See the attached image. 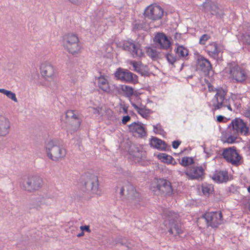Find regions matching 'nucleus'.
Instances as JSON below:
<instances>
[{
	"mask_svg": "<svg viewBox=\"0 0 250 250\" xmlns=\"http://www.w3.org/2000/svg\"><path fill=\"white\" fill-rule=\"evenodd\" d=\"M222 156L228 163L234 166L238 165L242 158L237 152L236 148L235 146L224 148Z\"/></svg>",
	"mask_w": 250,
	"mask_h": 250,
	"instance_id": "obj_12",
	"label": "nucleus"
},
{
	"mask_svg": "<svg viewBox=\"0 0 250 250\" xmlns=\"http://www.w3.org/2000/svg\"><path fill=\"white\" fill-rule=\"evenodd\" d=\"M127 191V200L129 206L132 208H139L142 198L135 188L129 182L125 186Z\"/></svg>",
	"mask_w": 250,
	"mask_h": 250,
	"instance_id": "obj_7",
	"label": "nucleus"
},
{
	"mask_svg": "<svg viewBox=\"0 0 250 250\" xmlns=\"http://www.w3.org/2000/svg\"><path fill=\"white\" fill-rule=\"evenodd\" d=\"M243 115L247 118L250 122V106L245 107L243 111Z\"/></svg>",
	"mask_w": 250,
	"mask_h": 250,
	"instance_id": "obj_48",
	"label": "nucleus"
},
{
	"mask_svg": "<svg viewBox=\"0 0 250 250\" xmlns=\"http://www.w3.org/2000/svg\"><path fill=\"white\" fill-rule=\"evenodd\" d=\"M0 92L5 95L8 98L12 100L14 102H17L16 94L11 91L7 90L3 88H0Z\"/></svg>",
	"mask_w": 250,
	"mask_h": 250,
	"instance_id": "obj_41",
	"label": "nucleus"
},
{
	"mask_svg": "<svg viewBox=\"0 0 250 250\" xmlns=\"http://www.w3.org/2000/svg\"><path fill=\"white\" fill-rule=\"evenodd\" d=\"M185 173L189 180L202 181L205 177V170L202 166H190L187 168Z\"/></svg>",
	"mask_w": 250,
	"mask_h": 250,
	"instance_id": "obj_11",
	"label": "nucleus"
},
{
	"mask_svg": "<svg viewBox=\"0 0 250 250\" xmlns=\"http://www.w3.org/2000/svg\"><path fill=\"white\" fill-rule=\"evenodd\" d=\"M124 112L125 114H127L128 107L125 105H124L122 107Z\"/></svg>",
	"mask_w": 250,
	"mask_h": 250,
	"instance_id": "obj_56",
	"label": "nucleus"
},
{
	"mask_svg": "<svg viewBox=\"0 0 250 250\" xmlns=\"http://www.w3.org/2000/svg\"><path fill=\"white\" fill-rule=\"evenodd\" d=\"M227 94V91L223 88L217 90V93L211 100L212 111H216L223 107L231 105L232 98H226Z\"/></svg>",
	"mask_w": 250,
	"mask_h": 250,
	"instance_id": "obj_4",
	"label": "nucleus"
},
{
	"mask_svg": "<svg viewBox=\"0 0 250 250\" xmlns=\"http://www.w3.org/2000/svg\"><path fill=\"white\" fill-rule=\"evenodd\" d=\"M168 184V181L164 179H159L157 180L156 185L153 187V191L157 195L163 188H165L166 185Z\"/></svg>",
	"mask_w": 250,
	"mask_h": 250,
	"instance_id": "obj_33",
	"label": "nucleus"
},
{
	"mask_svg": "<svg viewBox=\"0 0 250 250\" xmlns=\"http://www.w3.org/2000/svg\"><path fill=\"white\" fill-rule=\"evenodd\" d=\"M167 214L169 220V226L174 229L176 230V234L175 236L182 234L184 231L181 225L178 220L179 217L178 213L174 211L169 210L167 212Z\"/></svg>",
	"mask_w": 250,
	"mask_h": 250,
	"instance_id": "obj_17",
	"label": "nucleus"
},
{
	"mask_svg": "<svg viewBox=\"0 0 250 250\" xmlns=\"http://www.w3.org/2000/svg\"><path fill=\"white\" fill-rule=\"evenodd\" d=\"M131 64L133 67L134 71H136L142 76L147 77L149 76L148 66L142 64L141 62L133 61Z\"/></svg>",
	"mask_w": 250,
	"mask_h": 250,
	"instance_id": "obj_22",
	"label": "nucleus"
},
{
	"mask_svg": "<svg viewBox=\"0 0 250 250\" xmlns=\"http://www.w3.org/2000/svg\"><path fill=\"white\" fill-rule=\"evenodd\" d=\"M142 124L139 122H134L128 125L129 132L138 135V137L143 138L146 135L145 128L142 125Z\"/></svg>",
	"mask_w": 250,
	"mask_h": 250,
	"instance_id": "obj_19",
	"label": "nucleus"
},
{
	"mask_svg": "<svg viewBox=\"0 0 250 250\" xmlns=\"http://www.w3.org/2000/svg\"><path fill=\"white\" fill-rule=\"evenodd\" d=\"M239 135L230 130V128L227 129L226 131V140L225 142L228 144H233L236 142V140L237 139Z\"/></svg>",
	"mask_w": 250,
	"mask_h": 250,
	"instance_id": "obj_31",
	"label": "nucleus"
},
{
	"mask_svg": "<svg viewBox=\"0 0 250 250\" xmlns=\"http://www.w3.org/2000/svg\"><path fill=\"white\" fill-rule=\"evenodd\" d=\"M166 58L168 62L172 65L174 64V63L177 61L176 57L171 53H167L166 54Z\"/></svg>",
	"mask_w": 250,
	"mask_h": 250,
	"instance_id": "obj_45",
	"label": "nucleus"
},
{
	"mask_svg": "<svg viewBox=\"0 0 250 250\" xmlns=\"http://www.w3.org/2000/svg\"><path fill=\"white\" fill-rule=\"evenodd\" d=\"M82 0H68V1L74 4H78Z\"/></svg>",
	"mask_w": 250,
	"mask_h": 250,
	"instance_id": "obj_54",
	"label": "nucleus"
},
{
	"mask_svg": "<svg viewBox=\"0 0 250 250\" xmlns=\"http://www.w3.org/2000/svg\"><path fill=\"white\" fill-rule=\"evenodd\" d=\"M50 200H52L51 198L43 196H40L39 197L36 198L34 199V202L35 203L34 205L33 208H37V209H39V207L45 205H49L51 204Z\"/></svg>",
	"mask_w": 250,
	"mask_h": 250,
	"instance_id": "obj_30",
	"label": "nucleus"
},
{
	"mask_svg": "<svg viewBox=\"0 0 250 250\" xmlns=\"http://www.w3.org/2000/svg\"><path fill=\"white\" fill-rule=\"evenodd\" d=\"M212 179L217 183L227 182L229 180L228 173L227 171H216L212 175Z\"/></svg>",
	"mask_w": 250,
	"mask_h": 250,
	"instance_id": "obj_28",
	"label": "nucleus"
},
{
	"mask_svg": "<svg viewBox=\"0 0 250 250\" xmlns=\"http://www.w3.org/2000/svg\"><path fill=\"white\" fill-rule=\"evenodd\" d=\"M41 74L45 79L55 76L54 69L49 62H42L40 66Z\"/></svg>",
	"mask_w": 250,
	"mask_h": 250,
	"instance_id": "obj_20",
	"label": "nucleus"
},
{
	"mask_svg": "<svg viewBox=\"0 0 250 250\" xmlns=\"http://www.w3.org/2000/svg\"><path fill=\"white\" fill-rule=\"evenodd\" d=\"M63 43L64 47L69 53L75 55L80 52L81 46L76 34L68 33L64 35L63 37Z\"/></svg>",
	"mask_w": 250,
	"mask_h": 250,
	"instance_id": "obj_2",
	"label": "nucleus"
},
{
	"mask_svg": "<svg viewBox=\"0 0 250 250\" xmlns=\"http://www.w3.org/2000/svg\"><path fill=\"white\" fill-rule=\"evenodd\" d=\"M134 156L136 158L135 160L139 162L140 160L145 158V152L138 150L135 154H134Z\"/></svg>",
	"mask_w": 250,
	"mask_h": 250,
	"instance_id": "obj_46",
	"label": "nucleus"
},
{
	"mask_svg": "<svg viewBox=\"0 0 250 250\" xmlns=\"http://www.w3.org/2000/svg\"><path fill=\"white\" fill-rule=\"evenodd\" d=\"M139 36H140V38H141L143 41L144 40L145 37V35H140Z\"/></svg>",
	"mask_w": 250,
	"mask_h": 250,
	"instance_id": "obj_62",
	"label": "nucleus"
},
{
	"mask_svg": "<svg viewBox=\"0 0 250 250\" xmlns=\"http://www.w3.org/2000/svg\"><path fill=\"white\" fill-rule=\"evenodd\" d=\"M80 229L82 231L85 230L87 232L90 231L89 227L88 226L85 225L84 226H81Z\"/></svg>",
	"mask_w": 250,
	"mask_h": 250,
	"instance_id": "obj_53",
	"label": "nucleus"
},
{
	"mask_svg": "<svg viewBox=\"0 0 250 250\" xmlns=\"http://www.w3.org/2000/svg\"><path fill=\"white\" fill-rule=\"evenodd\" d=\"M123 49L128 51L134 58H140L144 56L141 44H135L132 40L125 41L123 44Z\"/></svg>",
	"mask_w": 250,
	"mask_h": 250,
	"instance_id": "obj_15",
	"label": "nucleus"
},
{
	"mask_svg": "<svg viewBox=\"0 0 250 250\" xmlns=\"http://www.w3.org/2000/svg\"><path fill=\"white\" fill-rule=\"evenodd\" d=\"M94 111L93 112L95 114H99V109L98 108H94Z\"/></svg>",
	"mask_w": 250,
	"mask_h": 250,
	"instance_id": "obj_59",
	"label": "nucleus"
},
{
	"mask_svg": "<svg viewBox=\"0 0 250 250\" xmlns=\"http://www.w3.org/2000/svg\"><path fill=\"white\" fill-rule=\"evenodd\" d=\"M82 189L84 191H92L93 193L97 191L99 183L98 176L94 174L86 173L81 177Z\"/></svg>",
	"mask_w": 250,
	"mask_h": 250,
	"instance_id": "obj_3",
	"label": "nucleus"
},
{
	"mask_svg": "<svg viewBox=\"0 0 250 250\" xmlns=\"http://www.w3.org/2000/svg\"><path fill=\"white\" fill-rule=\"evenodd\" d=\"M175 49L176 55L180 59H185L188 55V50L182 45H179Z\"/></svg>",
	"mask_w": 250,
	"mask_h": 250,
	"instance_id": "obj_32",
	"label": "nucleus"
},
{
	"mask_svg": "<svg viewBox=\"0 0 250 250\" xmlns=\"http://www.w3.org/2000/svg\"><path fill=\"white\" fill-rule=\"evenodd\" d=\"M210 38V36L208 34L203 35L200 38L199 43L201 45H205L206 42Z\"/></svg>",
	"mask_w": 250,
	"mask_h": 250,
	"instance_id": "obj_47",
	"label": "nucleus"
},
{
	"mask_svg": "<svg viewBox=\"0 0 250 250\" xmlns=\"http://www.w3.org/2000/svg\"><path fill=\"white\" fill-rule=\"evenodd\" d=\"M117 80L128 83H136L138 82V76L128 70L121 67L116 69L114 73Z\"/></svg>",
	"mask_w": 250,
	"mask_h": 250,
	"instance_id": "obj_13",
	"label": "nucleus"
},
{
	"mask_svg": "<svg viewBox=\"0 0 250 250\" xmlns=\"http://www.w3.org/2000/svg\"><path fill=\"white\" fill-rule=\"evenodd\" d=\"M178 161L182 166L187 167V168L195 164L194 158L192 157L185 156L182 157L181 160L178 159Z\"/></svg>",
	"mask_w": 250,
	"mask_h": 250,
	"instance_id": "obj_34",
	"label": "nucleus"
},
{
	"mask_svg": "<svg viewBox=\"0 0 250 250\" xmlns=\"http://www.w3.org/2000/svg\"><path fill=\"white\" fill-rule=\"evenodd\" d=\"M164 33H158L153 38V41L156 43L158 44L160 46L162 45V42L164 36Z\"/></svg>",
	"mask_w": 250,
	"mask_h": 250,
	"instance_id": "obj_44",
	"label": "nucleus"
},
{
	"mask_svg": "<svg viewBox=\"0 0 250 250\" xmlns=\"http://www.w3.org/2000/svg\"><path fill=\"white\" fill-rule=\"evenodd\" d=\"M224 118H225L224 116H223L222 115H218L217 117V121L219 122H221L223 121Z\"/></svg>",
	"mask_w": 250,
	"mask_h": 250,
	"instance_id": "obj_55",
	"label": "nucleus"
},
{
	"mask_svg": "<svg viewBox=\"0 0 250 250\" xmlns=\"http://www.w3.org/2000/svg\"><path fill=\"white\" fill-rule=\"evenodd\" d=\"M9 120L2 115H0V136H4L9 132L10 128Z\"/></svg>",
	"mask_w": 250,
	"mask_h": 250,
	"instance_id": "obj_26",
	"label": "nucleus"
},
{
	"mask_svg": "<svg viewBox=\"0 0 250 250\" xmlns=\"http://www.w3.org/2000/svg\"><path fill=\"white\" fill-rule=\"evenodd\" d=\"M196 70L201 74L208 75L212 69V65L210 61L204 56L198 55L196 60Z\"/></svg>",
	"mask_w": 250,
	"mask_h": 250,
	"instance_id": "obj_14",
	"label": "nucleus"
},
{
	"mask_svg": "<svg viewBox=\"0 0 250 250\" xmlns=\"http://www.w3.org/2000/svg\"><path fill=\"white\" fill-rule=\"evenodd\" d=\"M84 234L83 231H82L81 233L77 234V236L80 237L81 236H83Z\"/></svg>",
	"mask_w": 250,
	"mask_h": 250,
	"instance_id": "obj_61",
	"label": "nucleus"
},
{
	"mask_svg": "<svg viewBox=\"0 0 250 250\" xmlns=\"http://www.w3.org/2000/svg\"><path fill=\"white\" fill-rule=\"evenodd\" d=\"M205 50L210 57L214 60H218L220 50L218 47V44L216 42H212V43H209L206 47Z\"/></svg>",
	"mask_w": 250,
	"mask_h": 250,
	"instance_id": "obj_23",
	"label": "nucleus"
},
{
	"mask_svg": "<svg viewBox=\"0 0 250 250\" xmlns=\"http://www.w3.org/2000/svg\"><path fill=\"white\" fill-rule=\"evenodd\" d=\"M146 53L153 60H156L158 58L159 54L155 49L150 47H145Z\"/></svg>",
	"mask_w": 250,
	"mask_h": 250,
	"instance_id": "obj_39",
	"label": "nucleus"
},
{
	"mask_svg": "<svg viewBox=\"0 0 250 250\" xmlns=\"http://www.w3.org/2000/svg\"><path fill=\"white\" fill-rule=\"evenodd\" d=\"M150 147L160 150H166L167 145L164 141L157 137L152 136L149 143Z\"/></svg>",
	"mask_w": 250,
	"mask_h": 250,
	"instance_id": "obj_24",
	"label": "nucleus"
},
{
	"mask_svg": "<svg viewBox=\"0 0 250 250\" xmlns=\"http://www.w3.org/2000/svg\"><path fill=\"white\" fill-rule=\"evenodd\" d=\"M162 44L160 47L161 49H167L170 47V42L165 34H164Z\"/></svg>",
	"mask_w": 250,
	"mask_h": 250,
	"instance_id": "obj_42",
	"label": "nucleus"
},
{
	"mask_svg": "<svg viewBox=\"0 0 250 250\" xmlns=\"http://www.w3.org/2000/svg\"><path fill=\"white\" fill-rule=\"evenodd\" d=\"M23 188L29 192L39 190L42 185V180L38 176H30L24 179L22 184Z\"/></svg>",
	"mask_w": 250,
	"mask_h": 250,
	"instance_id": "obj_8",
	"label": "nucleus"
},
{
	"mask_svg": "<svg viewBox=\"0 0 250 250\" xmlns=\"http://www.w3.org/2000/svg\"><path fill=\"white\" fill-rule=\"evenodd\" d=\"M144 21H135L132 25H133V31H136L140 30H145L146 28V20L144 19Z\"/></svg>",
	"mask_w": 250,
	"mask_h": 250,
	"instance_id": "obj_35",
	"label": "nucleus"
},
{
	"mask_svg": "<svg viewBox=\"0 0 250 250\" xmlns=\"http://www.w3.org/2000/svg\"><path fill=\"white\" fill-rule=\"evenodd\" d=\"M226 107L230 111H232L233 110V109H232V108L231 107V105H229L227 106Z\"/></svg>",
	"mask_w": 250,
	"mask_h": 250,
	"instance_id": "obj_60",
	"label": "nucleus"
},
{
	"mask_svg": "<svg viewBox=\"0 0 250 250\" xmlns=\"http://www.w3.org/2000/svg\"><path fill=\"white\" fill-rule=\"evenodd\" d=\"M131 118L129 115L124 116L122 119V123L125 125L128 121H130Z\"/></svg>",
	"mask_w": 250,
	"mask_h": 250,
	"instance_id": "obj_52",
	"label": "nucleus"
},
{
	"mask_svg": "<svg viewBox=\"0 0 250 250\" xmlns=\"http://www.w3.org/2000/svg\"><path fill=\"white\" fill-rule=\"evenodd\" d=\"M248 191L250 193V186L248 188Z\"/></svg>",
	"mask_w": 250,
	"mask_h": 250,
	"instance_id": "obj_63",
	"label": "nucleus"
},
{
	"mask_svg": "<svg viewBox=\"0 0 250 250\" xmlns=\"http://www.w3.org/2000/svg\"><path fill=\"white\" fill-rule=\"evenodd\" d=\"M205 12H209L212 15L218 16L219 8L216 3L210 0H206L202 5Z\"/></svg>",
	"mask_w": 250,
	"mask_h": 250,
	"instance_id": "obj_21",
	"label": "nucleus"
},
{
	"mask_svg": "<svg viewBox=\"0 0 250 250\" xmlns=\"http://www.w3.org/2000/svg\"><path fill=\"white\" fill-rule=\"evenodd\" d=\"M202 191L205 196H209L214 191L213 186L212 184L204 183L202 184Z\"/></svg>",
	"mask_w": 250,
	"mask_h": 250,
	"instance_id": "obj_36",
	"label": "nucleus"
},
{
	"mask_svg": "<svg viewBox=\"0 0 250 250\" xmlns=\"http://www.w3.org/2000/svg\"><path fill=\"white\" fill-rule=\"evenodd\" d=\"M172 228H171L170 226H169V229H168V232L169 233V234L172 235L173 233V230H172Z\"/></svg>",
	"mask_w": 250,
	"mask_h": 250,
	"instance_id": "obj_58",
	"label": "nucleus"
},
{
	"mask_svg": "<svg viewBox=\"0 0 250 250\" xmlns=\"http://www.w3.org/2000/svg\"><path fill=\"white\" fill-rule=\"evenodd\" d=\"M228 128L235 132L239 135L248 136L250 134V130L246 123L240 118L233 119L228 125Z\"/></svg>",
	"mask_w": 250,
	"mask_h": 250,
	"instance_id": "obj_6",
	"label": "nucleus"
},
{
	"mask_svg": "<svg viewBox=\"0 0 250 250\" xmlns=\"http://www.w3.org/2000/svg\"><path fill=\"white\" fill-rule=\"evenodd\" d=\"M208 89L209 92L216 91L217 90L220 89L221 88H215L210 83H208Z\"/></svg>",
	"mask_w": 250,
	"mask_h": 250,
	"instance_id": "obj_51",
	"label": "nucleus"
},
{
	"mask_svg": "<svg viewBox=\"0 0 250 250\" xmlns=\"http://www.w3.org/2000/svg\"><path fill=\"white\" fill-rule=\"evenodd\" d=\"M130 103L132 106L137 110L138 113L140 114L143 118H147L149 115L152 112L151 109L147 108L146 105H143L141 104V107H139L137 104L131 99H130Z\"/></svg>",
	"mask_w": 250,
	"mask_h": 250,
	"instance_id": "obj_25",
	"label": "nucleus"
},
{
	"mask_svg": "<svg viewBox=\"0 0 250 250\" xmlns=\"http://www.w3.org/2000/svg\"><path fill=\"white\" fill-rule=\"evenodd\" d=\"M62 121L65 123L68 131L71 134L76 132L80 127L81 120L74 113L73 110H67L61 118Z\"/></svg>",
	"mask_w": 250,
	"mask_h": 250,
	"instance_id": "obj_5",
	"label": "nucleus"
},
{
	"mask_svg": "<svg viewBox=\"0 0 250 250\" xmlns=\"http://www.w3.org/2000/svg\"><path fill=\"white\" fill-rule=\"evenodd\" d=\"M124 191H125V187H123L120 189V195L123 196L124 194Z\"/></svg>",
	"mask_w": 250,
	"mask_h": 250,
	"instance_id": "obj_57",
	"label": "nucleus"
},
{
	"mask_svg": "<svg viewBox=\"0 0 250 250\" xmlns=\"http://www.w3.org/2000/svg\"><path fill=\"white\" fill-rule=\"evenodd\" d=\"M45 148L47 156L53 161H58L65 156L66 150L62 147L61 141L58 139L46 141Z\"/></svg>",
	"mask_w": 250,
	"mask_h": 250,
	"instance_id": "obj_1",
	"label": "nucleus"
},
{
	"mask_svg": "<svg viewBox=\"0 0 250 250\" xmlns=\"http://www.w3.org/2000/svg\"><path fill=\"white\" fill-rule=\"evenodd\" d=\"M231 105H233L236 109H239L241 107V104L239 100H234L233 99L231 101Z\"/></svg>",
	"mask_w": 250,
	"mask_h": 250,
	"instance_id": "obj_49",
	"label": "nucleus"
},
{
	"mask_svg": "<svg viewBox=\"0 0 250 250\" xmlns=\"http://www.w3.org/2000/svg\"><path fill=\"white\" fill-rule=\"evenodd\" d=\"M173 192V189L171 185V183L168 181V184L166 185L165 188H163L161 190L157 193V195H166L169 196L172 194Z\"/></svg>",
	"mask_w": 250,
	"mask_h": 250,
	"instance_id": "obj_37",
	"label": "nucleus"
},
{
	"mask_svg": "<svg viewBox=\"0 0 250 250\" xmlns=\"http://www.w3.org/2000/svg\"><path fill=\"white\" fill-rule=\"evenodd\" d=\"M229 72L233 81L236 83H242L248 77L245 69L238 65L230 66Z\"/></svg>",
	"mask_w": 250,
	"mask_h": 250,
	"instance_id": "obj_16",
	"label": "nucleus"
},
{
	"mask_svg": "<svg viewBox=\"0 0 250 250\" xmlns=\"http://www.w3.org/2000/svg\"><path fill=\"white\" fill-rule=\"evenodd\" d=\"M245 33H242L240 41L245 47L250 51V26L247 25L244 28Z\"/></svg>",
	"mask_w": 250,
	"mask_h": 250,
	"instance_id": "obj_27",
	"label": "nucleus"
},
{
	"mask_svg": "<svg viewBox=\"0 0 250 250\" xmlns=\"http://www.w3.org/2000/svg\"><path fill=\"white\" fill-rule=\"evenodd\" d=\"M53 78H49L48 79H46V80L48 82V83H47V86L53 90H55L57 89L58 86V80L56 77V75Z\"/></svg>",
	"mask_w": 250,
	"mask_h": 250,
	"instance_id": "obj_38",
	"label": "nucleus"
},
{
	"mask_svg": "<svg viewBox=\"0 0 250 250\" xmlns=\"http://www.w3.org/2000/svg\"><path fill=\"white\" fill-rule=\"evenodd\" d=\"M202 217L205 219L208 227L216 228L223 223V216L220 211H211L204 213Z\"/></svg>",
	"mask_w": 250,
	"mask_h": 250,
	"instance_id": "obj_10",
	"label": "nucleus"
},
{
	"mask_svg": "<svg viewBox=\"0 0 250 250\" xmlns=\"http://www.w3.org/2000/svg\"><path fill=\"white\" fill-rule=\"evenodd\" d=\"M98 85L99 87L104 91L107 93H111L110 86L106 79L103 76H100L98 78Z\"/></svg>",
	"mask_w": 250,
	"mask_h": 250,
	"instance_id": "obj_29",
	"label": "nucleus"
},
{
	"mask_svg": "<svg viewBox=\"0 0 250 250\" xmlns=\"http://www.w3.org/2000/svg\"><path fill=\"white\" fill-rule=\"evenodd\" d=\"M158 158L161 160L163 162L167 164H172V161L174 160L173 158L168 154L163 153H160L158 155Z\"/></svg>",
	"mask_w": 250,
	"mask_h": 250,
	"instance_id": "obj_40",
	"label": "nucleus"
},
{
	"mask_svg": "<svg viewBox=\"0 0 250 250\" xmlns=\"http://www.w3.org/2000/svg\"><path fill=\"white\" fill-rule=\"evenodd\" d=\"M176 164H177V163H176L175 161H174V163H173V162H172V164L173 165H174H174H175Z\"/></svg>",
	"mask_w": 250,
	"mask_h": 250,
	"instance_id": "obj_64",
	"label": "nucleus"
},
{
	"mask_svg": "<svg viewBox=\"0 0 250 250\" xmlns=\"http://www.w3.org/2000/svg\"><path fill=\"white\" fill-rule=\"evenodd\" d=\"M181 143V141L179 140H175L172 142V146L174 149L177 148Z\"/></svg>",
	"mask_w": 250,
	"mask_h": 250,
	"instance_id": "obj_50",
	"label": "nucleus"
},
{
	"mask_svg": "<svg viewBox=\"0 0 250 250\" xmlns=\"http://www.w3.org/2000/svg\"><path fill=\"white\" fill-rule=\"evenodd\" d=\"M143 15L145 20L148 19L153 21L160 20L164 15V10L159 5L150 4L145 10Z\"/></svg>",
	"mask_w": 250,
	"mask_h": 250,
	"instance_id": "obj_9",
	"label": "nucleus"
},
{
	"mask_svg": "<svg viewBox=\"0 0 250 250\" xmlns=\"http://www.w3.org/2000/svg\"><path fill=\"white\" fill-rule=\"evenodd\" d=\"M153 131L155 133H158L160 135H163L164 133H166L160 123H158L156 125H153Z\"/></svg>",
	"mask_w": 250,
	"mask_h": 250,
	"instance_id": "obj_43",
	"label": "nucleus"
},
{
	"mask_svg": "<svg viewBox=\"0 0 250 250\" xmlns=\"http://www.w3.org/2000/svg\"><path fill=\"white\" fill-rule=\"evenodd\" d=\"M113 86L119 93H120L121 91L123 92L124 95L128 98L129 100L130 99L132 100L131 97L134 95L135 96V100L136 103H140L141 102V99L140 97L138 96L137 94L134 93V89L132 87L125 84H120L119 86L113 85Z\"/></svg>",
	"mask_w": 250,
	"mask_h": 250,
	"instance_id": "obj_18",
	"label": "nucleus"
}]
</instances>
